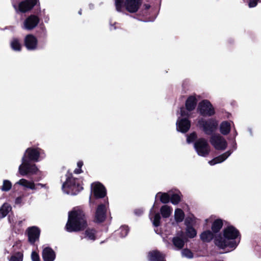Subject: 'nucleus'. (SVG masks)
<instances>
[{
	"label": "nucleus",
	"instance_id": "1",
	"mask_svg": "<svg viewBox=\"0 0 261 261\" xmlns=\"http://www.w3.org/2000/svg\"><path fill=\"white\" fill-rule=\"evenodd\" d=\"M87 226L85 216L80 210H73L69 212L66 229L68 232L79 231Z\"/></svg>",
	"mask_w": 261,
	"mask_h": 261
},
{
	"label": "nucleus",
	"instance_id": "2",
	"mask_svg": "<svg viewBox=\"0 0 261 261\" xmlns=\"http://www.w3.org/2000/svg\"><path fill=\"white\" fill-rule=\"evenodd\" d=\"M239 235L238 231L232 226H228L223 231V236L216 237L215 239V244L221 248L229 247L234 248L237 244L235 239Z\"/></svg>",
	"mask_w": 261,
	"mask_h": 261
},
{
	"label": "nucleus",
	"instance_id": "3",
	"mask_svg": "<svg viewBox=\"0 0 261 261\" xmlns=\"http://www.w3.org/2000/svg\"><path fill=\"white\" fill-rule=\"evenodd\" d=\"M62 189L67 194H76L83 188L79 184H76V179L72 177H69L63 185Z\"/></svg>",
	"mask_w": 261,
	"mask_h": 261
},
{
	"label": "nucleus",
	"instance_id": "4",
	"mask_svg": "<svg viewBox=\"0 0 261 261\" xmlns=\"http://www.w3.org/2000/svg\"><path fill=\"white\" fill-rule=\"evenodd\" d=\"M194 147L199 155L207 156L211 150L207 142L204 139H198L194 144Z\"/></svg>",
	"mask_w": 261,
	"mask_h": 261
},
{
	"label": "nucleus",
	"instance_id": "5",
	"mask_svg": "<svg viewBox=\"0 0 261 261\" xmlns=\"http://www.w3.org/2000/svg\"><path fill=\"white\" fill-rule=\"evenodd\" d=\"M198 124L200 127L202 128L205 134L210 135L216 129L218 122L215 119L205 121L202 119L198 121Z\"/></svg>",
	"mask_w": 261,
	"mask_h": 261
},
{
	"label": "nucleus",
	"instance_id": "6",
	"mask_svg": "<svg viewBox=\"0 0 261 261\" xmlns=\"http://www.w3.org/2000/svg\"><path fill=\"white\" fill-rule=\"evenodd\" d=\"M25 154L22 159V164L19 167V172L21 175H25L28 173H36L38 169L35 165H31L25 159Z\"/></svg>",
	"mask_w": 261,
	"mask_h": 261
},
{
	"label": "nucleus",
	"instance_id": "7",
	"mask_svg": "<svg viewBox=\"0 0 261 261\" xmlns=\"http://www.w3.org/2000/svg\"><path fill=\"white\" fill-rule=\"evenodd\" d=\"M210 141L211 144L217 150H223L227 147L226 140L219 135L212 136Z\"/></svg>",
	"mask_w": 261,
	"mask_h": 261
},
{
	"label": "nucleus",
	"instance_id": "8",
	"mask_svg": "<svg viewBox=\"0 0 261 261\" xmlns=\"http://www.w3.org/2000/svg\"><path fill=\"white\" fill-rule=\"evenodd\" d=\"M198 110L201 114L204 116H211L215 113L212 105L207 100H204L199 103Z\"/></svg>",
	"mask_w": 261,
	"mask_h": 261
},
{
	"label": "nucleus",
	"instance_id": "9",
	"mask_svg": "<svg viewBox=\"0 0 261 261\" xmlns=\"http://www.w3.org/2000/svg\"><path fill=\"white\" fill-rule=\"evenodd\" d=\"M36 4L37 0H25L19 4L18 8H17L15 5H13V7L16 12L19 11L22 13H25L31 10Z\"/></svg>",
	"mask_w": 261,
	"mask_h": 261
},
{
	"label": "nucleus",
	"instance_id": "10",
	"mask_svg": "<svg viewBox=\"0 0 261 261\" xmlns=\"http://www.w3.org/2000/svg\"><path fill=\"white\" fill-rule=\"evenodd\" d=\"M39 22L38 17L35 15H31L24 20L22 28L27 30H32L37 26Z\"/></svg>",
	"mask_w": 261,
	"mask_h": 261
},
{
	"label": "nucleus",
	"instance_id": "11",
	"mask_svg": "<svg viewBox=\"0 0 261 261\" xmlns=\"http://www.w3.org/2000/svg\"><path fill=\"white\" fill-rule=\"evenodd\" d=\"M93 192L96 198H102L106 195V190L105 187L99 182H95L92 185Z\"/></svg>",
	"mask_w": 261,
	"mask_h": 261
},
{
	"label": "nucleus",
	"instance_id": "12",
	"mask_svg": "<svg viewBox=\"0 0 261 261\" xmlns=\"http://www.w3.org/2000/svg\"><path fill=\"white\" fill-rule=\"evenodd\" d=\"M141 0H126L125 7L126 9L130 13L136 12L140 5Z\"/></svg>",
	"mask_w": 261,
	"mask_h": 261
},
{
	"label": "nucleus",
	"instance_id": "13",
	"mask_svg": "<svg viewBox=\"0 0 261 261\" xmlns=\"http://www.w3.org/2000/svg\"><path fill=\"white\" fill-rule=\"evenodd\" d=\"M177 130L182 133L187 132L190 127V122L186 118H178L177 122Z\"/></svg>",
	"mask_w": 261,
	"mask_h": 261
},
{
	"label": "nucleus",
	"instance_id": "14",
	"mask_svg": "<svg viewBox=\"0 0 261 261\" xmlns=\"http://www.w3.org/2000/svg\"><path fill=\"white\" fill-rule=\"evenodd\" d=\"M29 240L30 243H34L38 240L40 236V230L38 228L33 226L28 229Z\"/></svg>",
	"mask_w": 261,
	"mask_h": 261
},
{
	"label": "nucleus",
	"instance_id": "15",
	"mask_svg": "<svg viewBox=\"0 0 261 261\" xmlns=\"http://www.w3.org/2000/svg\"><path fill=\"white\" fill-rule=\"evenodd\" d=\"M24 44L28 49L33 50L36 48L37 40L33 35H28L25 37Z\"/></svg>",
	"mask_w": 261,
	"mask_h": 261
},
{
	"label": "nucleus",
	"instance_id": "16",
	"mask_svg": "<svg viewBox=\"0 0 261 261\" xmlns=\"http://www.w3.org/2000/svg\"><path fill=\"white\" fill-rule=\"evenodd\" d=\"M106 206L103 204L98 205L95 213V220L97 222L103 221L106 218Z\"/></svg>",
	"mask_w": 261,
	"mask_h": 261
},
{
	"label": "nucleus",
	"instance_id": "17",
	"mask_svg": "<svg viewBox=\"0 0 261 261\" xmlns=\"http://www.w3.org/2000/svg\"><path fill=\"white\" fill-rule=\"evenodd\" d=\"M42 257L44 261H54L56 257V254L53 249L46 247L43 250Z\"/></svg>",
	"mask_w": 261,
	"mask_h": 261
},
{
	"label": "nucleus",
	"instance_id": "18",
	"mask_svg": "<svg viewBox=\"0 0 261 261\" xmlns=\"http://www.w3.org/2000/svg\"><path fill=\"white\" fill-rule=\"evenodd\" d=\"M231 152L229 151H226L222 154L209 161L208 163L211 165H214L216 164L222 163L225 161L231 154Z\"/></svg>",
	"mask_w": 261,
	"mask_h": 261
},
{
	"label": "nucleus",
	"instance_id": "19",
	"mask_svg": "<svg viewBox=\"0 0 261 261\" xmlns=\"http://www.w3.org/2000/svg\"><path fill=\"white\" fill-rule=\"evenodd\" d=\"M25 153L28 154V158L32 161H38L39 157V151L37 149L28 148Z\"/></svg>",
	"mask_w": 261,
	"mask_h": 261
},
{
	"label": "nucleus",
	"instance_id": "20",
	"mask_svg": "<svg viewBox=\"0 0 261 261\" xmlns=\"http://www.w3.org/2000/svg\"><path fill=\"white\" fill-rule=\"evenodd\" d=\"M150 261H164V256L157 251L150 252L148 254Z\"/></svg>",
	"mask_w": 261,
	"mask_h": 261
},
{
	"label": "nucleus",
	"instance_id": "21",
	"mask_svg": "<svg viewBox=\"0 0 261 261\" xmlns=\"http://www.w3.org/2000/svg\"><path fill=\"white\" fill-rule=\"evenodd\" d=\"M16 184L32 190L36 189L34 182L27 180L25 179H21Z\"/></svg>",
	"mask_w": 261,
	"mask_h": 261
},
{
	"label": "nucleus",
	"instance_id": "22",
	"mask_svg": "<svg viewBox=\"0 0 261 261\" xmlns=\"http://www.w3.org/2000/svg\"><path fill=\"white\" fill-rule=\"evenodd\" d=\"M196 105V99L194 96H190L187 100L186 106L188 111L194 110Z\"/></svg>",
	"mask_w": 261,
	"mask_h": 261
},
{
	"label": "nucleus",
	"instance_id": "23",
	"mask_svg": "<svg viewBox=\"0 0 261 261\" xmlns=\"http://www.w3.org/2000/svg\"><path fill=\"white\" fill-rule=\"evenodd\" d=\"M11 209V206L9 204L4 203L0 208V219L6 217Z\"/></svg>",
	"mask_w": 261,
	"mask_h": 261
},
{
	"label": "nucleus",
	"instance_id": "24",
	"mask_svg": "<svg viewBox=\"0 0 261 261\" xmlns=\"http://www.w3.org/2000/svg\"><path fill=\"white\" fill-rule=\"evenodd\" d=\"M200 238L203 241L208 242L213 239L214 235L211 231L206 230L201 234Z\"/></svg>",
	"mask_w": 261,
	"mask_h": 261
},
{
	"label": "nucleus",
	"instance_id": "25",
	"mask_svg": "<svg viewBox=\"0 0 261 261\" xmlns=\"http://www.w3.org/2000/svg\"><path fill=\"white\" fill-rule=\"evenodd\" d=\"M223 222L222 220L218 219L215 220L212 226V229L214 232H218L222 228Z\"/></svg>",
	"mask_w": 261,
	"mask_h": 261
},
{
	"label": "nucleus",
	"instance_id": "26",
	"mask_svg": "<svg viewBox=\"0 0 261 261\" xmlns=\"http://www.w3.org/2000/svg\"><path fill=\"white\" fill-rule=\"evenodd\" d=\"M10 45L12 49L15 51H20L21 50V45L19 40L17 39H13L10 42Z\"/></svg>",
	"mask_w": 261,
	"mask_h": 261
},
{
	"label": "nucleus",
	"instance_id": "27",
	"mask_svg": "<svg viewBox=\"0 0 261 261\" xmlns=\"http://www.w3.org/2000/svg\"><path fill=\"white\" fill-rule=\"evenodd\" d=\"M172 208L168 205H164L161 208V214L164 218L169 217L172 213Z\"/></svg>",
	"mask_w": 261,
	"mask_h": 261
},
{
	"label": "nucleus",
	"instance_id": "28",
	"mask_svg": "<svg viewBox=\"0 0 261 261\" xmlns=\"http://www.w3.org/2000/svg\"><path fill=\"white\" fill-rule=\"evenodd\" d=\"M230 128V123L224 121L222 122L220 126V131L223 135H226L229 133Z\"/></svg>",
	"mask_w": 261,
	"mask_h": 261
},
{
	"label": "nucleus",
	"instance_id": "29",
	"mask_svg": "<svg viewBox=\"0 0 261 261\" xmlns=\"http://www.w3.org/2000/svg\"><path fill=\"white\" fill-rule=\"evenodd\" d=\"M172 242L174 246L178 249L182 248L184 245V241L178 237L173 238Z\"/></svg>",
	"mask_w": 261,
	"mask_h": 261
},
{
	"label": "nucleus",
	"instance_id": "30",
	"mask_svg": "<svg viewBox=\"0 0 261 261\" xmlns=\"http://www.w3.org/2000/svg\"><path fill=\"white\" fill-rule=\"evenodd\" d=\"M174 216L177 222H181L183 220L185 215L181 209L177 208L175 211Z\"/></svg>",
	"mask_w": 261,
	"mask_h": 261
},
{
	"label": "nucleus",
	"instance_id": "31",
	"mask_svg": "<svg viewBox=\"0 0 261 261\" xmlns=\"http://www.w3.org/2000/svg\"><path fill=\"white\" fill-rule=\"evenodd\" d=\"M23 254L21 252H17L12 255L9 258V261H22Z\"/></svg>",
	"mask_w": 261,
	"mask_h": 261
},
{
	"label": "nucleus",
	"instance_id": "32",
	"mask_svg": "<svg viewBox=\"0 0 261 261\" xmlns=\"http://www.w3.org/2000/svg\"><path fill=\"white\" fill-rule=\"evenodd\" d=\"M11 182L8 180H4L1 189L4 191H8L11 189Z\"/></svg>",
	"mask_w": 261,
	"mask_h": 261
},
{
	"label": "nucleus",
	"instance_id": "33",
	"mask_svg": "<svg viewBox=\"0 0 261 261\" xmlns=\"http://www.w3.org/2000/svg\"><path fill=\"white\" fill-rule=\"evenodd\" d=\"M187 235L189 238H194L196 235V230L192 227H188L186 231Z\"/></svg>",
	"mask_w": 261,
	"mask_h": 261
},
{
	"label": "nucleus",
	"instance_id": "34",
	"mask_svg": "<svg viewBox=\"0 0 261 261\" xmlns=\"http://www.w3.org/2000/svg\"><path fill=\"white\" fill-rule=\"evenodd\" d=\"M170 198V195L169 194H168L167 193H164L162 194L161 197H160V200L162 202H163L164 203H166L169 201Z\"/></svg>",
	"mask_w": 261,
	"mask_h": 261
},
{
	"label": "nucleus",
	"instance_id": "35",
	"mask_svg": "<svg viewBox=\"0 0 261 261\" xmlns=\"http://www.w3.org/2000/svg\"><path fill=\"white\" fill-rule=\"evenodd\" d=\"M180 200V196L177 194H173L171 197V201L173 204H177Z\"/></svg>",
	"mask_w": 261,
	"mask_h": 261
},
{
	"label": "nucleus",
	"instance_id": "36",
	"mask_svg": "<svg viewBox=\"0 0 261 261\" xmlns=\"http://www.w3.org/2000/svg\"><path fill=\"white\" fill-rule=\"evenodd\" d=\"M86 237H88L90 240H94V231L93 230L87 229L85 231Z\"/></svg>",
	"mask_w": 261,
	"mask_h": 261
},
{
	"label": "nucleus",
	"instance_id": "37",
	"mask_svg": "<svg viewBox=\"0 0 261 261\" xmlns=\"http://www.w3.org/2000/svg\"><path fill=\"white\" fill-rule=\"evenodd\" d=\"M160 219L161 217L159 214L157 213L154 215L153 220H152V223L154 226H159Z\"/></svg>",
	"mask_w": 261,
	"mask_h": 261
},
{
	"label": "nucleus",
	"instance_id": "38",
	"mask_svg": "<svg viewBox=\"0 0 261 261\" xmlns=\"http://www.w3.org/2000/svg\"><path fill=\"white\" fill-rule=\"evenodd\" d=\"M182 256L188 257L192 258L193 257L192 253L188 249H184L181 252Z\"/></svg>",
	"mask_w": 261,
	"mask_h": 261
},
{
	"label": "nucleus",
	"instance_id": "39",
	"mask_svg": "<svg viewBox=\"0 0 261 261\" xmlns=\"http://www.w3.org/2000/svg\"><path fill=\"white\" fill-rule=\"evenodd\" d=\"M119 231L121 233V237H124L127 234L128 229L126 226H123L120 228Z\"/></svg>",
	"mask_w": 261,
	"mask_h": 261
},
{
	"label": "nucleus",
	"instance_id": "40",
	"mask_svg": "<svg viewBox=\"0 0 261 261\" xmlns=\"http://www.w3.org/2000/svg\"><path fill=\"white\" fill-rule=\"evenodd\" d=\"M115 6L116 10L118 11H121L122 7V3L123 0H115Z\"/></svg>",
	"mask_w": 261,
	"mask_h": 261
},
{
	"label": "nucleus",
	"instance_id": "41",
	"mask_svg": "<svg viewBox=\"0 0 261 261\" xmlns=\"http://www.w3.org/2000/svg\"><path fill=\"white\" fill-rule=\"evenodd\" d=\"M196 138V135L195 133H192L189 136H188L187 139V141L188 143H190L193 142Z\"/></svg>",
	"mask_w": 261,
	"mask_h": 261
},
{
	"label": "nucleus",
	"instance_id": "42",
	"mask_svg": "<svg viewBox=\"0 0 261 261\" xmlns=\"http://www.w3.org/2000/svg\"><path fill=\"white\" fill-rule=\"evenodd\" d=\"M31 258L33 261H40L39 255L34 251L32 252V253Z\"/></svg>",
	"mask_w": 261,
	"mask_h": 261
},
{
	"label": "nucleus",
	"instance_id": "43",
	"mask_svg": "<svg viewBox=\"0 0 261 261\" xmlns=\"http://www.w3.org/2000/svg\"><path fill=\"white\" fill-rule=\"evenodd\" d=\"M258 1L259 0H250L249 3V7L251 8L255 7Z\"/></svg>",
	"mask_w": 261,
	"mask_h": 261
},
{
	"label": "nucleus",
	"instance_id": "44",
	"mask_svg": "<svg viewBox=\"0 0 261 261\" xmlns=\"http://www.w3.org/2000/svg\"><path fill=\"white\" fill-rule=\"evenodd\" d=\"M180 115H181V116H182V117L187 116L189 115V113L186 112V111L185 109L182 108L180 110Z\"/></svg>",
	"mask_w": 261,
	"mask_h": 261
},
{
	"label": "nucleus",
	"instance_id": "45",
	"mask_svg": "<svg viewBox=\"0 0 261 261\" xmlns=\"http://www.w3.org/2000/svg\"><path fill=\"white\" fill-rule=\"evenodd\" d=\"M22 197H17L16 200H15V203L16 204H19L21 202V201H22Z\"/></svg>",
	"mask_w": 261,
	"mask_h": 261
},
{
	"label": "nucleus",
	"instance_id": "46",
	"mask_svg": "<svg viewBox=\"0 0 261 261\" xmlns=\"http://www.w3.org/2000/svg\"><path fill=\"white\" fill-rule=\"evenodd\" d=\"M83 165V163L82 161H79L77 163V167L79 169H81V167H82Z\"/></svg>",
	"mask_w": 261,
	"mask_h": 261
},
{
	"label": "nucleus",
	"instance_id": "47",
	"mask_svg": "<svg viewBox=\"0 0 261 261\" xmlns=\"http://www.w3.org/2000/svg\"><path fill=\"white\" fill-rule=\"evenodd\" d=\"M82 169H79V168L77 169H75L74 170V173H76V174H79V173H81L82 172Z\"/></svg>",
	"mask_w": 261,
	"mask_h": 261
},
{
	"label": "nucleus",
	"instance_id": "48",
	"mask_svg": "<svg viewBox=\"0 0 261 261\" xmlns=\"http://www.w3.org/2000/svg\"><path fill=\"white\" fill-rule=\"evenodd\" d=\"M45 186V185H43L42 184H38L37 185H36V188L37 189V187H40L41 188H43Z\"/></svg>",
	"mask_w": 261,
	"mask_h": 261
},
{
	"label": "nucleus",
	"instance_id": "49",
	"mask_svg": "<svg viewBox=\"0 0 261 261\" xmlns=\"http://www.w3.org/2000/svg\"><path fill=\"white\" fill-rule=\"evenodd\" d=\"M138 211H140V214H141L143 212L142 210H138Z\"/></svg>",
	"mask_w": 261,
	"mask_h": 261
},
{
	"label": "nucleus",
	"instance_id": "50",
	"mask_svg": "<svg viewBox=\"0 0 261 261\" xmlns=\"http://www.w3.org/2000/svg\"><path fill=\"white\" fill-rule=\"evenodd\" d=\"M146 8L147 9L149 8V6H146Z\"/></svg>",
	"mask_w": 261,
	"mask_h": 261
},
{
	"label": "nucleus",
	"instance_id": "51",
	"mask_svg": "<svg viewBox=\"0 0 261 261\" xmlns=\"http://www.w3.org/2000/svg\"><path fill=\"white\" fill-rule=\"evenodd\" d=\"M79 13L81 15V11H79Z\"/></svg>",
	"mask_w": 261,
	"mask_h": 261
},
{
	"label": "nucleus",
	"instance_id": "52",
	"mask_svg": "<svg viewBox=\"0 0 261 261\" xmlns=\"http://www.w3.org/2000/svg\"><path fill=\"white\" fill-rule=\"evenodd\" d=\"M152 210H153V207L151 208V210H150V213L152 212Z\"/></svg>",
	"mask_w": 261,
	"mask_h": 261
},
{
	"label": "nucleus",
	"instance_id": "53",
	"mask_svg": "<svg viewBox=\"0 0 261 261\" xmlns=\"http://www.w3.org/2000/svg\"><path fill=\"white\" fill-rule=\"evenodd\" d=\"M135 213H136V214H137V211H136L135 212Z\"/></svg>",
	"mask_w": 261,
	"mask_h": 261
}]
</instances>
